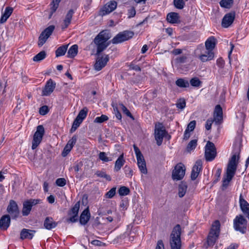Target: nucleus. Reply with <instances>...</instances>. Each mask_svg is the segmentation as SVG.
I'll return each instance as SVG.
<instances>
[{"mask_svg": "<svg viewBox=\"0 0 249 249\" xmlns=\"http://www.w3.org/2000/svg\"><path fill=\"white\" fill-rule=\"evenodd\" d=\"M188 186L187 183L185 181H181L178 188V196L180 198L183 197L187 191Z\"/></svg>", "mask_w": 249, "mask_h": 249, "instance_id": "29", "label": "nucleus"}, {"mask_svg": "<svg viewBox=\"0 0 249 249\" xmlns=\"http://www.w3.org/2000/svg\"><path fill=\"white\" fill-rule=\"evenodd\" d=\"M32 209L31 206L26 201H24L23 204V208L22 210V213L23 216L28 215Z\"/></svg>", "mask_w": 249, "mask_h": 249, "instance_id": "34", "label": "nucleus"}, {"mask_svg": "<svg viewBox=\"0 0 249 249\" xmlns=\"http://www.w3.org/2000/svg\"><path fill=\"white\" fill-rule=\"evenodd\" d=\"M124 170L126 176L128 178H131L132 176H133L132 170L129 167H127V166H125L124 167Z\"/></svg>", "mask_w": 249, "mask_h": 249, "instance_id": "55", "label": "nucleus"}, {"mask_svg": "<svg viewBox=\"0 0 249 249\" xmlns=\"http://www.w3.org/2000/svg\"><path fill=\"white\" fill-rule=\"evenodd\" d=\"M190 82L192 86L196 87H199L201 84V81L196 77L192 78Z\"/></svg>", "mask_w": 249, "mask_h": 249, "instance_id": "49", "label": "nucleus"}, {"mask_svg": "<svg viewBox=\"0 0 249 249\" xmlns=\"http://www.w3.org/2000/svg\"><path fill=\"white\" fill-rule=\"evenodd\" d=\"M197 145V140H193L191 141L188 144L187 146V150L189 152L195 149Z\"/></svg>", "mask_w": 249, "mask_h": 249, "instance_id": "44", "label": "nucleus"}, {"mask_svg": "<svg viewBox=\"0 0 249 249\" xmlns=\"http://www.w3.org/2000/svg\"><path fill=\"white\" fill-rule=\"evenodd\" d=\"M156 249H164V244L162 240L158 241Z\"/></svg>", "mask_w": 249, "mask_h": 249, "instance_id": "62", "label": "nucleus"}, {"mask_svg": "<svg viewBox=\"0 0 249 249\" xmlns=\"http://www.w3.org/2000/svg\"><path fill=\"white\" fill-rule=\"evenodd\" d=\"M56 184L60 187H63L66 184V180L64 178H59L56 180Z\"/></svg>", "mask_w": 249, "mask_h": 249, "instance_id": "50", "label": "nucleus"}, {"mask_svg": "<svg viewBox=\"0 0 249 249\" xmlns=\"http://www.w3.org/2000/svg\"><path fill=\"white\" fill-rule=\"evenodd\" d=\"M134 33L130 31H124L120 32L110 41L112 44H117L122 43L132 38Z\"/></svg>", "mask_w": 249, "mask_h": 249, "instance_id": "6", "label": "nucleus"}, {"mask_svg": "<svg viewBox=\"0 0 249 249\" xmlns=\"http://www.w3.org/2000/svg\"><path fill=\"white\" fill-rule=\"evenodd\" d=\"M88 111V108L87 107H84L79 111L76 118L80 119V121L83 122V120L86 117L87 115Z\"/></svg>", "mask_w": 249, "mask_h": 249, "instance_id": "38", "label": "nucleus"}, {"mask_svg": "<svg viewBox=\"0 0 249 249\" xmlns=\"http://www.w3.org/2000/svg\"><path fill=\"white\" fill-rule=\"evenodd\" d=\"M125 162V160L124 158L123 154L121 155L117 160H116L114 166V171L116 172L119 171L122 167L124 165Z\"/></svg>", "mask_w": 249, "mask_h": 249, "instance_id": "30", "label": "nucleus"}, {"mask_svg": "<svg viewBox=\"0 0 249 249\" xmlns=\"http://www.w3.org/2000/svg\"><path fill=\"white\" fill-rule=\"evenodd\" d=\"M47 200L50 203L53 204L55 200L54 196L53 195H50L47 197Z\"/></svg>", "mask_w": 249, "mask_h": 249, "instance_id": "64", "label": "nucleus"}, {"mask_svg": "<svg viewBox=\"0 0 249 249\" xmlns=\"http://www.w3.org/2000/svg\"><path fill=\"white\" fill-rule=\"evenodd\" d=\"M133 148L136 156L138 167L142 173L146 174L147 170L144 157L139 148L135 144L133 145Z\"/></svg>", "mask_w": 249, "mask_h": 249, "instance_id": "5", "label": "nucleus"}, {"mask_svg": "<svg viewBox=\"0 0 249 249\" xmlns=\"http://www.w3.org/2000/svg\"><path fill=\"white\" fill-rule=\"evenodd\" d=\"M175 6L179 9H182L184 8L185 3L183 0H174Z\"/></svg>", "mask_w": 249, "mask_h": 249, "instance_id": "46", "label": "nucleus"}, {"mask_svg": "<svg viewBox=\"0 0 249 249\" xmlns=\"http://www.w3.org/2000/svg\"><path fill=\"white\" fill-rule=\"evenodd\" d=\"M202 163L201 160H197L193 167L191 178L193 180H195L198 177L200 171L202 169Z\"/></svg>", "mask_w": 249, "mask_h": 249, "instance_id": "17", "label": "nucleus"}, {"mask_svg": "<svg viewBox=\"0 0 249 249\" xmlns=\"http://www.w3.org/2000/svg\"><path fill=\"white\" fill-rule=\"evenodd\" d=\"M176 106L178 108L182 109L185 107L186 102L185 100H183L177 103Z\"/></svg>", "mask_w": 249, "mask_h": 249, "instance_id": "60", "label": "nucleus"}, {"mask_svg": "<svg viewBox=\"0 0 249 249\" xmlns=\"http://www.w3.org/2000/svg\"><path fill=\"white\" fill-rule=\"evenodd\" d=\"M55 88V83L51 79H49L42 91V95L44 96L50 95L53 91Z\"/></svg>", "mask_w": 249, "mask_h": 249, "instance_id": "18", "label": "nucleus"}, {"mask_svg": "<svg viewBox=\"0 0 249 249\" xmlns=\"http://www.w3.org/2000/svg\"><path fill=\"white\" fill-rule=\"evenodd\" d=\"M213 122V121L212 119H209L207 120L205 124V128L207 130H209L211 128Z\"/></svg>", "mask_w": 249, "mask_h": 249, "instance_id": "58", "label": "nucleus"}, {"mask_svg": "<svg viewBox=\"0 0 249 249\" xmlns=\"http://www.w3.org/2000/svg\"><path fill=\"white\" fill-rule=\"evenodd\" d=\"M109 60L108 55H106L105 57H102L98 58L94 64V69L95 70L99 71L104 68Z\"/></svg>", "mask_w": 249, "mask_h": 249, "instance_id": "19", "label": "nucleus"}, {"mask_svg": "<svg viewBox=\"0 0 249 249\" xmlns=\"http://www.w3.org/2000/svg\"><path fill=\"white\" fill-rule=\"evenodd\" d=\"M176 84L180 88H188L189 87L188 81L183 78L178 79L176 81Z\"/></svg>", "mask_w": 249, "mask_h": 249, "instance_id": "35", "label": "nucleus"}, {"mask_svg": "<svg viewBox=\"0 0 249 249\" xmlns=\"http://www.w3.org/2000/svg\"><path fill=\"white\" fill-rule=\"evenodd\" d=\"M61 0H53V1L51 3V12L50 18H51V16L54 13L56 9H57L59 3L60 2Z\"/></svg>", "mask_w": 249, "mask_h": 249, "instance_id": "36", "label": "nucleus"}, {"mask_svg": "<svg viewBox=\"0 0 249 249\" xmlns=\"http://www.w3.org/2000/svg\"><path fill=\"white\" fill-rule=\"evenodd\" d=\"M46 56V52L44 51H41L34 57L33 60L35 62H39L44 59Z\"/></svg>", "mask_w": 249, "mask_h": 249, "instance_id": "39", "label": "nucleus"}, {"mask_svg": "<svg viewBox=\"0 0 249 249\" xmlns=\"http://www.w3.org/2000/svg\"><path fill=\"white\" fill-rule=\"evenodd\" d=\"M185 165L181 162L178 163L174 167L172 171V178L174 180L178 181L181 180L185 174Z\"/></svg>", "mask_w": 249, "mask_h": 249, "instance_id": "7", "label": "nucleus"}, {"mask_svg": "<svg viewBox=\"0 0 249 249\" xmlns=\"http://www.w3.org/2000/svg\"><path fill=\"white\" fill-rule=\"evenodd\" d=\"M40 201L41 200L39 199H30L26 200L27 203H28L29 204H30L32 207V206L39 203Z\"/></svg>", "mask_w": 249, "mask_h": 249, "instance_id": "54", "label": "nucleus"}, {"mask_svg": "<svg viewBox=\"0 0 249 249\" xmlns=\"http://www.w3.org/2000/svg\"><path fill=\"white\" fill-rule=\"evenodd\" d=\"M45 130L43 125H39L37 126L36 131L35 133L32 142V149H35L42 141Z\"/></svg>", "mask_w": 249, "mask_h": 249, "instance_id": "8", "label": "nucleus"}, {"mask_svg": "<svg viewBox=\"0 0 249 249\" xmlns=\"http://www.w3.org/2000/svg\"><path fill=\"white\" fill-rule=\"evenodd\" d=\"M216 156V150L213 143L208 141L205 146V157L207 161L213 160Z\"/></svg>", "mask_w": 249, "mask_h": 249, "instance_id": "10", "label": "nucleus"}, {"mask_svg": "<svg viewBox=\"0 0 249 249\" xmlns=\"http://www.w3.org/2000/svg\"><path fill=\"white\" fill-rule=\"evenodd\" d=\"M54 29L53 25H51L46 28L40 35L38 37V45L41 47L46 42L47 39L52 35Z\"/></svg>", "mask_w": 249, "mask_h": 249, "instance_id": "11", "label": "nucleus"}, {"mask_svg": "<svg viewBox=\"0 0 249 249\" xmlns=\"http://www.w3.org/2000/svg\"><path fill=\"white\" fill-rule=\"evenodd\" d=\"M235 18V13L231 12L226 14L222 21V26L224 28L229 27L233 22Z\"/></svg>", "mask_w": 249, "mask_h": 249, "instance_id": "16", "label": "nucleus"}, {"mask_svg": "<svg viewBox=\"0 0 249 249\" xmlns=\"http://www.w3.org/2000/svg\"><path fill=\"white\" fill-rule=\"evenodd\" d=\"M216 45V39L214 36H211L205 42V47L207 51H213Z\"/></svg>", "mask_w": 249, "mask_h": 249, "instance_id": "28", "label": "nucleus"}, {"mask_svg": "<svg viewBox=\"0 0 249 249\" xmlns=\"http://www.w3.org/2000/svg\"><path fill=\"white\" fill-rule=\"evenodd\" d=\"M69 45H62L57 48L55 51V55L56 57H59L64 55L67 50Z\"/></svg>", "mask_w": 249, "mask_h": 249, "instance_id": "33", "label": "nucleus"}, {"mask_svg": "<svg viewBox=\"0 0 249 249\" xmlns=\"http://www.w3.org/2000/svg\"><path fill=\"white\" fill-rule=\"evenodd\" d=\"M167 133L163 126H160L156 128L155 131V138L157 141V144L160 146L161 144L163 137Z\"/></svg>", "mask_w": 249, "mask_h": 249, "instance_id": "14", "label": "nucleus"}, {"mask_svg": "<svg viewBox=\"0 0 249 249\" xmlns=\"http://www.w3.org/2000/svg\"><path fill=\"white\" fill-rule=\"evenodd\" d=\"M77 139V137L76 135H74L68 141L67 144L70 146H71L73 147L74 145L75 144Z\"/></svg>", "mask_w": 249, "mask_h": 249, "instance_id": "56", "label": "nucleus"}, {"mask_svg": "<svg viewBox=\"0 0 249 249\" xmlns=\"http://www.w3.org/2000/svg\"><path fill=\"white\" fill-rule=\"evenodd\" d=\"M7 211L13 218H16L19 213L18 205L16 201L13 200H10Z\"/></svg>", "mask_w": 249, "mask_h": 249, "instance_id": "15", "label": "nucleus"}, {"mask_svg": "<svg viewBox=\"0 0 249 249\" xmlns=\"http://www.w3.org/2000/svg\"><path fill=\"white\" fill-rule=\"evenodd\" d=\"M117 3L115 0H110L104 5L100 10L99 15L103 16L113 11L117 7Z\"/></svg>", "mask_w": 249, "mask_h": 249, "instance_id": "12", "label": "nucleus"}, {"mask_svg": "<svg viewBox=\"0 0 249 249\" xmlns=\"http://www.w3.org/2000/svg\"><path fill=\"white\" fill-rule=\"evenodd\" d=\"M99 158L100 160L104 162H108L111 160V159L107 157L106 153L104 152H101L99 153Z\"/></svg>", "mask_w": 249, "mask_h": 249, "instance_id": "48", "label": "nucleus"}, {"mask_svg": "<svg viewBox=\"0 0 249 249\" xmlns=\"http://www.w3.org/2000/svg\"><path fill=\"white\" fill-rule=\"evenodd\" d=\"M74 13V10L72 9H70L68 11L61 26L62 29L67 28L70 25Z\"/></svg>", "mask_w": 249, "mask_h": 249, "instance_id": "24", "label": "nucleus"}, {"mask_svg": "<svg viewBox=\"0 0 249 249\" xmlns=\"http://www.w3.org/2000/svg\"><path fill=\"white\" fill-rule=\"evenodd\" d=\"M181 229L180 225L175 226L170 236V245L171 249H181V241L180 235Z\"/></svg>", "mask_w": 249, "mask_h": 249, "instance_id": "3", "label": "nucleus"}, {"mask_svg": "<svg viewBox=\"0 0 249 249\" xmlns=\"http://www.w3.org/2000/svg\"><path fill=\"white\" fill-rule=\"evenodd\" d=\"M90 217V214L89 210L87 208L85 209L81 214L80 216V223L82 225L86 224L89 221Z\"/></svg>", "mask_w": 249, "mask_h": 249, "instance_id": "23", "label": "nucleus"}, {"mask_svg": "<svg viewBox=\"0 0 249 249\" xmlns=\"http://www.w3.org/2000/svg\"><path fill=\"white\" fill-rule=\"evenodd\" d=\"M214 115H223L222 108L220 105H217L215 106L214 111Z\"/></svg>", "mask_w": 249, "mask_h": 249, "instance_id": "52", "label": "nucleus"}, {"mask_svg": "<svg viewBox=\"0 0 249 249\" xmlns=\"http://www.w3.org/2000/svg\"><path fill=\"white\" fill-rule=\"evenodd\" d=\"M223 120V115H214L213 121L217 124H221Z\"/></svg>", "mask_w": 249, "mask_h": 249, "instance_id": "57", "label": "nucleus"}, {"mask_svg": "<svg viewBox=\"0 0 249 249\" xmlns=\"http://www.w3.org/2000/svg\"><path fill=\"white\" fill-rule=\"evenodd\" d=\"M233 0H221L219 4L221 7L225 8H230L232 5Z\"/></svg>", "mask_w": 249, "mask_h": 249, "instance_id": "37", "label": "nucleus"}, {"mask_svg": "<svg viewBox=\"0 0 249 249\" xmlns=\"http://www.w3.org/2000/svg\"><path fill=\"white\" fill-rule=\"evenodd\" d=\"M111 37V36L109 31L103 30L95 37L93 42L97 47V55L99 54L109 45L111 42L110 41L107 42V40Z\"/></svg>", "mask_w": 249, "mask_h": 249, "instance_id": "2", "label": "nucleus"}, {"mask_svg": "<svg viewBox=\"0 0 249 249\" xmlns=\"http://www.w3.org/2000/svg\"><path fill=\"white\" fill-rule=\"evenodd\" d=\"M57 225V223L54 221L53 218L51 217H47L44 222V226L45 229L48 230H51L53 228L56 227Z\"/></svg>", "mask_w": 249, "mask_h": 249, "instance_id": "25", "label": "nucleus"}, {"mask_svg": "<svg viewBox=\"0 0 249 249\" xmlns=\"http://www.w3.org/2000/svg\"><path fill=\"white\" fill-rule=\"evenodd\" d=\"M11 222L10 217L9 215H3L0 219V228L6 230L9 227Z\"/></svg>", "mask_w": 249, "mask_h": 249, "instance_id": "21", "label": "nucleus"}, {"mask_svg": "<svg viewBox=\"0 0 249 249\" xmlns=\"http://www.w3.org/2000/svg\"><path fill=\"white\" fill-rule=\"evenodd\" d=\"M13 11V8L11 7H7L5 9L4 13L2 15L0 19V23L2 24L6 21L9 17L11 16Z\"/></svg>", "mask_w": 249, "mask_h": 249, "instance_id": "27", "label": "nucleus"}, {"mask_svg": "<svg viewBox=\"0 0 249 249\" xmlns=\"http://www.w3.org/2000/svg\"><path fill=\"white\" fill-rule=\"evenodd\" d=\"M119 107L124 114H125L127 116L131 118L132 120L134 119V117L131 114L130 112L123 104H120Z\"/></svg>", "mask_w": 249, "mask_h": 249, "instance_id": "41", "label": "nucleus"}, {"mask_svg": "<svg viewBox=\"0 0 249 249\" xmlns=\"http://www.w3.org/2000/svg\"><path fill=\"white\" fill-rule=\"evenodd\" d=\"M196 124V122L195 121H192L189 123L188 124L186 130L192 131L194 130Z\"/></svg>", "mask_w": 249, "mask_h": 249, "instance_id": "53", "label": "nucleus"}, {"mask_svg": "<svg viewBox=\"0 0 249 249\" xmlns=\"http://www.w3.org/2000/svg\"><path fill=\"white\" fill-rule=\"evenodd\" d=\"M239 203L242 211L249 218V204L243 198L241 194L240 196Z\"/></svg>", "mask_w": 249, "mask_h": 249, "instance_id": "20", "label": "nucleus"}, {"mask_svg": "<svg viewBox=\"0 0 249 249\" xmlns=\"http://www.w3.org/2000/svg\"><path fill=\"white\" fill-rule=\"evenodd\" d=\"M108 120V117L106 115H102L100 117H96L94 120V122L95 123H102L105 121H107Z\"/></svg>", "mask_w": 249, "mask_h": 249, "instance_id": "45", "label": "nucleus"}, {"mask_svg": "<svg viewBox=\"0 0 249 249\" xmlns=\"http://www.w3.org/2000/svg\"><path fill=\"white\" fill-rule=\"evenodd\" d=\"M239 153L240 150L232 155L228 162L226 172L222 180V186L223 190L228 187L235 174L239 159Z\"/></svg>", "mask_w": 249, "mask_h": 249, "instance_id": "1", "label": "nucleus"}, {"mask_svg": "<svg viewBox=\"0 0 249 249\" xmlns=\"http://www.w3.org/2000/svg\"><path fill=\"white\" fill-rule=\"evenodd\" d=\"M214 57V53L213 51H207L205 53L199 55V58L203 62H206L212 60Z\"/></svg>", "mask_w": 249, "mask_h": 249, "instance_id": "26", "label": "nucleus"}, {"mask_svg": "<svg viewBox=\"0 0 249 249\" xmlns=\"http://www.w3.org/2000/svg\"><path fill=\"white\" fill-rule=\"evenodd\" d=\"M116 187L112 188L105 194V197L107 198H112L116 194Z\"/></svg>", "mask_w": 249, "mask_h": 249, "instance_id": "47", "label": "nucleus"}, {"mask_svg": "<svg viewBox=\"0 0 249 249\" xmlns=\"http://www.w3.org/2000/svg\"><path fill=\"white\" fill-rule=\"evenodd\" d=\"M118 193L121 196H126L129 194L130 190L125 186H122L119 188Z\"/></svg>", "mask_w": 249, "mask_h": 249, "instance_id": "42", "label": "nucleus"}, {"mask_svg": "<svg viewBox=\"0 0 249 249\" xmlns=\"http://www.w3.org/2000/svg\"><path fill=\"white\" fill-rule=\"evenodd\" d=\"M36 232V231L35 230L23 229L20 232V238L22 240H24L25 239H32Z\"/></svg>", "mask_w": 249, "mask_h": 249, "instance_id": "22", "label": "nucleus"}, {"mask_svg": "<svg viewBox=\"0 0 249 249\" xmlns=\"http://www.w3.org/2000/svg\"><path fill=\"white\" fill-rule=\"evenodd\" d=\"M80 208V202L78 201L75 204L74 206L69 211L68 215L70 216L67 219L68 222L73 223L78 220V213Z\"/></svg>", "mask_w": 249, "mask_h": 249, "instance_id": "13", "label": "nucleus"}, {"mask_svg": "<svg viewBox=\"0 0 249 249\" xmlns=\"http://www.w3.org/2000/svg\"><path fill=\"white\" fill-rule=\"evenodd\" d=\"M221 173V169L220 168L217 169L215 173V176L217 177V178L214 180V183L217 182L219 180Z\"/></svg>", "mask_w": 249, "mask_h": 249, "instance_id": "61", "label": "nucleus"}, {"mask_svg": "<svg viewBox=\"0 0 249 249\" xmlns=\"http://www.w3.org/2000/svg\"><path fill=\"white\" fill-rule=\"evenodd\" d=\"M166 19L171 23H177L178 22L179 16L177 13L171 12L168 14Z\"/></svg>", "mask_w": 249, "mask_h": 249, "instance_id": "31", "label": "nucleus"}, {"mask_svg": "<svg viewBox=\"0 0 249 249\" xmlns=\"http://www.w3.org/2000/svg\"><path fill=\"white\" fill-rule=\"evenodd\" d=\"M49 111L48 107L47 106H43L40 107L39 112L40 114L42 115H45L47 114Z\"/></svg>", "mask_w": 249, "mask_h": 249, "instance_id": "51", "label": "nucleus"}, {"mask_svg": "<svg viewBox=\"0 0 249 249\" xmlns=\"http://www.w3.org/2000/svg\"><path fill=\"white\" fill-rule=\"evenodd\" d=\"M224 61L222 59L219 58V59H217V65L219 67L222 68L224 66Z\"/></svg>", "mask_w": 249, "mask_h": 249, "instance_id": "63", "label": "nucleus"}, {"mask_svg": "<svg viewBox=\"0 0 249 249\" xmlns=\"http://www.w3.org/2000/svg\"><path fill=\"white\" fill-rule=\"evenodd\" d=\"M78 53V46L77 45H72L68 50L67 57L69 58H73Z\"/></svg>", "mask_w": 249, "mask_h": 249, "instance_id": "32", "label": "nucleus"}, {"mask_svg": "<svg viewBox=\"0 0 249 249\" xmlns=\"http://www.w3.org/2000/svg\"><path fill=\"white\" fill-rule=\"evenodd\" d=\"M247 221L242 215L236 216L233 220V227L236 231L244 233L246 232Z\"/></svg>", "mask_w": 249, "mask_h": 249, "instance_id": "9", "label": "nucleus"}, {"mask_svg": "<svg viewBox=\"0 0 249 249\" xmlns=\"http://www.w3.org/2000/svg\"><path fill=\"white\" fill-rule=\"evenodd\" d=\"M95 175H96L98 177L104 178L107 180H108V181H110L111 179V178L110 177V176L107 175L106 173V172L103 171H97L95 172Z\"/></svg>", "mask_w": 249, "mask_h": 249, "instance_id": "40", "label": "nucleus"}, {"mask_svg": "<svg viewBox=\"0 0 249 249\" xmlns=\"http://www.w3.org/2000/svg\"><path fill=\"white\" fill-rule=\"evenodd\" d=\"M220 224L218 220H215L212 224L207 237V243L209 246H213L217 240L220 233Z\"/></svg>", "mask_w": 249, "mask_h": 249, "instance_id": "4", "label": "nucleus"}, {"mask_svg": "<svg viewBox=\"0 0 249 249\" xmlns=\"http://www.w3.org/2000/svg\"><path fill=\"white\" fill-rule=\"evenodd\" d=\"M82 121H80V119H78L75 118L74 120L72 127L71 129V133L74 132L77 128L79 126L80 124L82 123Z\"/></svg>", "mask_w": 249, "mask_h": 249, "instance_id": "43", "label": "nucleus"}, {"mask_svg": "<svg viewBox=\"0 0 249 249\" xmlns=\"http://www.w3.org/2000/svg\"><path fill=\"white\" fill-rule=\"evenodd\" d=\"M136 15V11L134 7L131 8L128 10V16L129 18L134 17Z\"/></svg>", "mask_w": 249, "mask_h": 249, "instance_id": "59", "label": "nucleus"}]
</instances>
